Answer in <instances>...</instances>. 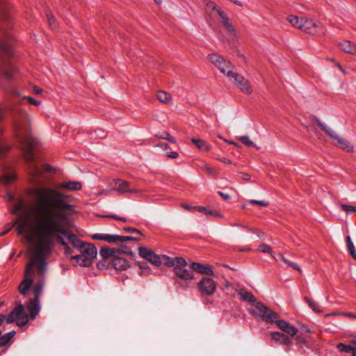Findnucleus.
Returning <instances> with one entry per match:
<instances>
[{
  "mask_svg": "<svg viewBox=\"0 0 356 356\" xmlns=\"http://www.w3.org/2000/svg\"><path fill=\"white\" fill-rule=\"evenodd\" d=\"M35 200L30 207V213L35 220L32 236L38 243L50 239L56 233H60L67 219L66 211H71L66 195L52 188H42L36 191Z\"/></svg>",
  "mask_w": 356,
  "mask_h": 356,
  "instance_id": "f257e3e1",
  "label": "nucleus"
},
{
  "mask_svg": "<svg viewBox=\"0 0 356 356\" xmlns=\"http://www.w3.org/2000/svg\"><path fill=\"white\" fill-rule=\"evenodd\" d=\"M13 13V6L8 0H0V21L10 26ZM12 54V44L8 41H0V59L3 60V55L10 56Z\"/></svg>",
  "mask_w": 356,
  "mask_h": 356,
  "instance_id": "f03ea898",
  "label": "nucleus"
},
{
  "mask_svg": "<svg viewBox=\"0 0 356 356\" xmlns=\"http://www.w3.org/2000/svg\"><path fill=\"white\" fill-rule=\"evenodd\" d=\"M81 253L71 256L70 260H74L78 265L83 267H90L97 256V249L92 243H86L85 248L80 250Z\"/></svg>",
  "mask_w": 356,
  "mask_h": 356,
  "instance_id": "7ed1b4c3",
  "label": "nucleus"
},
{
  "mask_svg": "<svg viewBox=\"0 0 356 356\" xmlns=\"http://www.w3.org/2000/svg\"><path fill=\"white\" fill-rule=\"evenodd\" d=\"M311 119L328 136L337 141V143L335 144V145L339 147L341 149L346 151L347 152H353L354 147L348 140L338 136L332 129L323 124L316 115H312Z\"/></svg>",
  "mask_w": 356,
  "mask_h": 356,
  "instance_id": "20e7f679",
  "label": "nucleus"
},
{
  "mask_svg": "<svg viewBox=\"0 0 356 356\" xmlns=\"http://www.w3.org/2000/svg\"><path fill=\"white\" fill-rule=\"evenodd\" d=\"M264 307L259 309V312L252 309H248V312L250 314L255 317L256 318H260L266 323H275L277 325V321H281L280 315L276 312L273 311L270 307L264 304Z\"/></svg>",
  "mask_w": 356,
  "mask_h": 356,
  "instance_id": "39448f33",
  "label": "nucleus"
},
{
  "mask_svg": "<svg viewBox=\"0 0 356 356\" xmlns=\"http://www.w3.org/2000/svg\"><path fill=\"white\" fill-rule=\"evenodd\" d=\"M227 76L242 92L248 95L252 93V90L250 82L243 76L229 70Z\"/></svg>",
  "mask_w": 356,
  "mask_h": 356,
  "instance_id": "423d86ee",
  "label": "nucleus"
},
{
  "mask_svg": "<svg viewBox=\"0 0 356 356\" xmlns=\"http://www.w3.org/2000/svg\"><path fill=\"white\" fill-rule=\"evenodd\" d=\"M302 26L300 30L312 35H321L325 33V27L318 21L313 19L302 17Z\"/></svg>",
  "mask_w": 356,
  "mask_h": 356,
  "instance_id": "0eeeda50",
  "label": "nucleus"
},
{
  "mask_svg": "<svg viewBox=\"0 0 356 356\" xmlns=\"http://www.w3.org/2000/svg\"><path fill=\"white\" fill-rule=\"evenodd\" d=\"M174 275L172 279L175 280V285L182 289H188L189 282L195 279L193 271L185 268H180L179 271L174 273Z\"/></svg>",
  "mask_w": 356,
  "mask_h": 356,
  "instance_id": "6e6552de",
  "label": "nucleus"
},
{
  "mask_svg": "<svg viewBox=\"0 0 356 356\" xmlns=\"http://www.w3.org/2000/svg\"><path fill=\"white\" fill-rule=\"evenodd\" d=\"M64 236V234L56 233L52 235L50 239L44 240L37 245L43 248L44 250L47 251V254H51L55 248L56 242L63 247L67 246V243L65 241Z\"/></svg>",
  "mask_w": 356,
  "mask_h": 356,
  "instance_id": "1a4fd4ad",
  "label": "nucleus"
},
{
  "mask_svg": "<svg viewBox=\"0 0 356 356\" xmlns=\"http://www.w3.org/2000/svg\"><path fill=\"white\" fill-rule=\"evenodd\" d=\"M197 288L202 296H210L216 292V282L211 277H203L197 282Z\"/></svg>",
  "mask_w": 356,
  "mask_h": 356,
  "instance_id": "9d476101",
  "label": "nucleus"
},
{
  "mask_svg": "<svg viewBox=\"0 0 356 356\" xmlns=\"http://www.w3.org/2000/svg\"><path fill=\"white\" fill-rule=\"evenodd\" d=\"M51 254H47V252L44 250L43 248L39 245H36L35 249V256L33 259V263L37 266L38 273L43 275L46 268V259Z\"/></svg>",
  "mask_w": 356,
  "mask_h": 356,
  "instance_id": "9b49d317",
  "label": "nucleus"
},
{
  "mask_svg": "<svg viewBox=\"0 0 356 356\" xmlns=\"http://www.w3.org/2000/svg\"><path fill=\"white\" fill-rule=\"evenodd\" d=\"M31 132V129H30ZM23 138L22 140H17L19 143L26 145V147L24 150V159L29 163L34 161L35 156L33 153V142L31 138V134L29 133V135L23 134Z\"/></svg>",
  "mask_w": 356,
  "mask_h": 356,
  "instance_id": "f8f14e48",
  "label": "nucleus"
},
{
  "mask_svg": "<svg viewBox=\"0 0 356 356\" xmlns=\"http://www.w3.org/2000/svg\"><path fill=\"white\" fill-rule=\"evenodd\" d=\"M138 254L140 257L146 259L155 266L159 267L162 264V261L160 259V255L156 254L154 251L146 247H139Z\"/></svg>",
  "mask_w": 356,
  "mask_h": 356,
  "instance_id": "ddd939ff",
  "label": "nucleus"
},
{
  "mask_svg": "<svg viewBox=\"0 0 356 356\" xmlns=\"http://www.w3.org/2000/svg\"><path fill=\"white\" fill-rule=\"evenodd\" d=\"M61 234H64L70 242L72 243L74 248L81 250L85 248L86 243L83 242L79 239L76 234H75L67 226L65 225L61 232Z\"/></svg>",
  "mask_w": 356,
  "mask_h": 356,
  "instance_id": "4468645a",
  "label": "nucleus"
},
{
  "mask_svg": "<svg viewBox=\"0 0 356 356\" xmlns=\"http://www.w3.org/2000/svg\"><path fill=\"white\" fill-rule=\"evenodd\" d=\"M17 72V68L8 61L0 65V75L7 81H13Z\"/></svg>",
  "mask_w": 356,
  "mask_h": 356,
  "instance_id": "2eb2a0df",
  "label": "nucleus"
},
{
  "mask_svg": "<svg viewBox=\"0 0 356 356\" xmlns=\"http://www.w3.org/2000/svg\"><path fill=\"white\" fill-rule=\"evenodd\" d=\"M238 294L241 296V300L250 303L251 305L254 306L258 311L261 307L264 308V303L258 301L251 292L241 289L238 291Z\"/></svg>",
  "mask_w": 356,
  "mask_h": 356,
  "instance_id": "dca6fc26",
  "label": "nucleus"
},
{
  "mask_svg": "<svg viewBox=\"0 0 356 356\" xmlns=\"http://www.w3.org/2000/svg\"><path fill=\"white\" fill-rule=\"evenodd\" d=\"M270 337L273 341H274L276 343L286 346V351L290 350V346L292 344V341L289 336L284 334V332H272L270 333Z\"/></svg>",
  "mask_w": 356,
  "mask_h": 356,
  "instance_id": "f3484780",
  "label": "nucleus"
},
{
  "mask_svg": "<svg viewBox=\"0 0 356 356\" xmlns=\"http://www.w3.org/2000/svg\"><path fill=\"white\" fill-rule=\"evenodd\" d=\"M191 268L202 275H213L214 274L213 268L209 264H203L198 262H192L190 264Z\"/></svg>",
  "mask_w": 356,
  "mask_h": 356,
  "instance_id": "a211bd4d",
  "label": "nucleus"
},
{
  "mask_svg": "<svg viewBox=\"0 0 356 356\" xmlns=\"http://www.w3.org/2000/svg\"><path fill=\"white\" fill-rule=\"evenodd\" d=\"M277 326L281 330L284 334H287L288 336L295 337L298 333V328L291 325L285 320H281L277 321Z\"/></svg>",
  "mask_w": 356,
  "mask_h": 356,
  "instance_id": "6ab92c4d",
  "label": "nucleus"
},
{
  "mask_svg": "<svg viewBox=\"0 0 356 356\" xmlns=\"http://www.w3.org/2000/svg\"><path fill=\"white\" fill-rule=\"evenodd\" d=\"M22 311H24V306L21 302H19L5 318L6 323H16L17 320H19V315L22 313Z\"/></svg>",
  "mask_w": 356,
  "mask_h": 356,
  "instance_id": "aec40b11",
  "label": "nucleus"
},
{
  "mask_svg": "<svg viewBox=\"0 0 356 356\" xmlns=\"http://www.w3.org/2000/svg\"><path fill=\"white\" fill-rule=\"evenodd\" d=\"M112 268L116 270H125L130 267L129 262L124 258L115 255L111 259Z\"/></svg>",
  "mask_w": 356,
  "mask_h": 356,
  "instance_id": "412c9836",
  "label": "nucleus"
},
{
  "mask_svg": "<svg viewBox=\"0 0 356 356\" xmlns=\"http://www.w3.org/2000/svg\"><path fill=\"white\" fill-rule=\"evenodd\" d=\"M130 183L122 179H115L113 181V188L120 193H135L136 191L129 189Z\"/></svg>",
  "mask_w": 356,
  "mask_h": 356,
  "instance_id": "4be33fe9",
  "label": "nucleus"
},
{
  "mask_svg": "<svg viewBox=\"0 0 356 356\" xmlns=\"http://www.w3.org/2000/svg\"><path fill=\"white\" fill-rule=\"evenodd\" d=\"M218 15L219 16V20L227 31L231 33H235L236 29L233 26L229 17H227L226 13L222 10H218Z\"/></svg>",
  "mask_w": 356,
  "mask_h": 356,
  "instance_id": "5701e85b",
  "label": "nucleus"
},
{
  "mask_svg": "<svg viewBox=\"0 0 356 356\" xmlns=\"http://www.w3.org/2000/svg\"><path fill=\"white\" fill-rule=\"evenodd\" d=\"M26 307L30 312V319L34 320L40 310V305L39 301L30 300L26 304Z\"/></svg>",
  "mask_w": 356,
  "mask_h": 356,
  "instance_id": "b1692460",
  "label": "nucleus"
},
{
  "mask_svg": "<svg viewBox=\"0 0 356 356\" xmlns=\"http://www.w3.org/2000/svg\"><path fill=\"white\" fill-rule=\"evenodd\" d=\"M91 237L93 240L105 241L109 243H115L117 234H94Z\"/></svg>",
  "mask_w": 356,
  "mask_h": 356,
  "instance_id": "393cba45",
  "label": "nucleus"
},
{
  "mask_svg": "<svg viewBox=\"0 0 356 356\" xmlns=\"http://www.w3.org/2000/svg\"><path fill=\"white\" fill-rule=\"evenodd\" d=\"M26 222V220L22 216H19L18 220L13 222V226L15 227L18 235L22 236L25 234Z\"/></svg>",
  "mask_w": 356,
  "mask_h": 356,
  "instance_id": "a878e982",
  "label": "nucleus"
},
{
  "mask_svg": "<svg viewBox=\"0 0 356 356\" xmlns=\"http://www.w3.org/2000/svg\"><path fill=\"white\" fill-rule=\"evenodd\" d=\"M33 283V278H24V280L19 284L18 286L19 292L23 295L26 296L31 289L32 284Z\"/></svg>",
  "mask_w": 356,
  "mask_h": 356,
  "instance_id": "bb28decb",
  "label": "nucleus"
},
{
  "mask_svg": "<svg viewBox=\"0 0 356 356\" xmlns=\"http://www.w3.org/2000/svg\"><path fill=\"white\" fill-rule=\"evenodd\" d=\"M59 188H65L69 191H79L82 188V184L77 181H70L67 182L61 183Z\"/></svg>",
  "mask_w": 356,
  "mask_h": 356,
  "instance_id": "cd10ccee",
  "label": "nucleus"
},
{
  "mask_svg": "<svg viewBox=\"0 0 356 356\" xmlns=\"http://www.w3.org/2000/svg\"><path fill=\"white\" fill-rule=\"evenodd\" d=\"M16 332L12 330L6 334L0 336V348L6 347L9 346L11 343L12 339L15 337Z\"/></svg>",
  "mask_w": 356,
  "mask_h": 356,
  "instance_id": "c85d7f7f",
  "label": "nucleus"
},
{
  "mask_svg": "<svg viewBox=\"0 0 356 356\" xmlns=\"http://www.w3.org/2000/svg\"><path fill=\"white\" fill-rule=\"evenodd\" d=\"M16 179L17 175L15 172L7 170L0 177V182L3 181L5 185H10Z\"/></svg>",
  "mask_w": 356,
  "mask_h": 356,
  "instance_id": "c756f323",
  "label": "nucleus"
},
{
  "mask_svg": "<svg viewBox=\"0 0 356 356\" xmlns=\"http://www.w3.org/2000/svg\"><path fill=\"white\" fill-rule=\"evenodd\" d=\"M340 47L342 51L350 54H356V44L350 41L345 40L340 44Z\"/></svg>",
  "mask_w": 356,
  "mask_h": 356,
  "instance_id": "7c9ffc66",
  "label": "nucleus"
},
{
  "mask_svg": "<svg viewBox=\"0 0 356 356\" xmlns=\"http://www.w3.org/2000/svg\"><path fill=\"white\" fill-rule=\"evenodd\" d=\"M99 254L103 259H113L115 256V248H111L108 246L102 247Z\"/></svg>",
  "mask_w": 356,
  "mask_h": 356,
  "instance_id": "2f4dec72",
  "label": "nucleus"
},
{
  "mask_svg": "<svg viewBox=\"0 0 356 356\" xmlns=\"http://www.w3.org/2000/svg\"><path fill=\"white\" fill-rule=\"evenodd\" d=\"M28 100L29 103L32 105L38 106L40 104V102L38 100H36L32 97L30 96H25L21 100H19L18 102H10L9 103H7L6 104H15L17 108H22L20 107V105L25 101Z\"/></svg>",
  "mask_w": 356,
  "mask_h": 356,
  "instance_id": "473e14b6",
  "label": "nucleus"
},
{
  "mask_svg": "<svg viewBox=\"0 0 356 356\" xmlns=\"http://www.w3.org/2000/svg\"><path fill=\"white\" fill-rule=\"evenodd\" d=\"M175 266H173L174 273L179 271L180 268H185L188 264L186 259L183 257H176L174 259Z\"/></svg>",
  "mask_w": 356,
  "mask_h": 356,
  "instance_id": "72a5a7b5",
  "label": "nucleus"
},
{
  "mask_svg": "<svg viewBox=\"0 0 356 356\" xmlns=\"http://www.w3.org/2000/svg\"><path fill=\"white\" fill-rule=\"evenodd\" d=\"M192 143L200 150L204 152H209L210 146L203 140L201 139H191Z\"/></svg>",
  "mask_w": 356,
  "mask_h": 356,
  "instance_id": "f704fd0d",
  "label": "nucleus"
},
{
  "mask_svg": "<svg viewBox=\"0 0 356 356\" xmlns=\"http://www.w3.org/2000/svg\"><path fill=\"white\" fill-rule=\"evenodd\" d=\"M278 257H280V259L285 264L287 265L288 267L289 268H291L292 269H294V270H298L299 273H301V268L299 267L298 264L295 263V262H293V261H289V259H287L283 254L282 253H279L278 254Z\"/></svg>",
  "mask_w": 356,
  "mask_h": 356,
  "instance_id": "c9c22d12",
  "label": "nucleus"
},
{
  "mask_svg": "<svg viewBox=\"0 0 356 356\" xmlns=\"http://www.w3.org/2000/svg\"><path fill=\"white\" fill-rule=\"evenodd\" d=\"M304 300L308 304L309 307L315 312L317 314H320L323 312V310L320 309L317 302H316L312 298L305 296Z\"/></svg>",
  "mask_w": 356,
  "mask_h": 356,
  "instance_id": "e433bc0d",
  "label": "nucleus"
},
{
  "mask_svg": "<svg viewBox=\"0 0 356 356\" xmlns=\"http://www.w3.org/2000/svg\"><path fill=\"white\" fill-rule=\"evenodd\" d=\"M99 270L112 268L111 259H103L100 260L96 265Z\"/></svg>",
  "mask_w": 356,
  "mask_h": 356,
  "instance_id": "4c0bfd02",
  "label": "nucleus"
},
{
  "mask_svg": "<svg viewBox=\"0 0 356 356\" xmlns=\"http://www.w3.org/2000/svg\"><path fill=\"white\" fill-rule=\"evenodd\" d=\"M287 21L294 27L298 28L300 30V26H302V17L298 18V17L290 15L287 17Z\"/></svg>",
  "mask_w": 356,
  "mask_h": 356,
  "instance_id": "58836bf2",
  "label": "nucleus"
},
{
  "mask_svg": "<svg viewBox=\"0 0 356 356\" xmlns=\"http://www.w3.org/2000/svg\"><path fill=\"white\" fill-rule=\"evenodd\" d=\"M229 65L230 62L223 58L222 62L220 61V63L216 66V67H218V69L220 71L221 73L227 76V71L229 70Z\"/></svg>",
  "mask_w": 356,
  "mask_h": 356,
  "instance_id": "ea45409f",
  "label": "nucleus"
},
{
  "mask_svg": "<svg viewBox=\"0 0 356 356\" xmlns=\"http://www.w3.org/2000/svg\"><path fill=\"white\" fill-rule=\"evenodd\" d=\"M155 136L158 138H161V139H165V140H168L170 143H172V144H176L177 143V140L176 139L172 136L167 131H163L162 132L161 134H156Z\"/></svg>",
  "mask_w": 356,
  "mask_h": 356,
  "instance_id": "a19ab883",
  "label": "nucleus"
},
{
  "mask_svg": "<svg viewBox=\"0 0 356 356\" xmlns=\"http://www.w3.org/2000/svg\"><path fill=\"white\" fill-rule=\"evenodd\" d=\"M157 98L161 102L168 103L171 99V95L167 92L161 90L157 93Z\"/></svg>",
  "mask_w": 356,
  "mask_h": 356,
  "instance_id": "79ce46f5",
  "label": "nucleus"
},
{
  "mask_svg": "<svg viewBox=\"0 0 356 356\" xmlns=\"http://www.w3.org/2000/svg\"><path fill=\"white\" fill-rule=\"evenodd\" d=\"M160 259L162 261V264H163L167 267H173L175 266V258H171L170 257L165 254L160 255Z\"/></svg>",
  "mask_w": 356,
  "mask_h": 356,
  "instance_id": "37998d69",
  "label": "nucleus"
},
{
  "mask_svg": "<svg viewBox=\"0 0 356 356\" xmlns=\"http://www.w3.org/2000/svg\"><path fill=\"white\" fill-rule=\"evenodd\" d=\"M208 59L216 67L220 62L224 58L222 56L218 54H211L207 56Z\"/></svg>",
  "mask_w": 356,
  "mask_h": 356,
  "instance_id": "c03bdc74",
  "label": "nucleus"
},
{
  "mask_svg": "<svg viewBox=\"0 0 356 356\" xmlns=\"http://www.w3.org/2000/svg\"><path fill=\"white\" fill-rule=\"evenodd\" d=\"M46 15L50 28L51 29H56L58 27V24L55 17L49 11L46 12Z\"/></svg>",
  "mask_w": 356,
  "mask_h": 356,
  "instance_id": "a18cd8bd",
  "label": "nucleus"
},
{
  "mask_svg": "<svg viewBox=\"0 0 356 356\" xmlns=\"http://www.w3.org/2000/svg\"><path fill=\"white\" fill-rule=\"evenodd\" d=\"M35 265L34 263H33V259L31 261L30 263H29L26 266V268H25V272H24V278H32V276L34 274V270H33V266Z\"/></svg>",
  "mask_w": 356,
  "mask_h": 356,
  "instance_id": "49530a36",
  "label": "nucleus"
},
{
  "mask_svg": "<svg viewBox=\"0 0 356 356\" xmlns=\"http://www.w3.org/2000/svg\"><path fill=\"white\" fill-rule=\"evenodd\" d=\"M42 283H37L33 287L34 298L32 300L39 301V297L42 292Z\"/></svg>",
  "mask_w": 356,
  "mask_h": 356,
  "instance_id": "de8ad7c7",
  "label": "nucleus"
},
{
  "mask_svg": "<svg viewBox=\"0 0 356 356\" xmlns=\"http://www.w3.org/2000/svg\"><path fill=\"white\" fill-rule=\"evenodd\" d=\"M258 250L262 253H268V254H270L273 257H274V256H273L274 252H273L271 247L266 243H263V244L260 245L258 247Z\"/></svg>",
  "mask_w": 356,
  "mask_h": 356,
  "instance_id": "09e8293b",
  "label": "nucleus"
},
{
  "mask_svg": "<svg viewBox=\"0 0 356 356\" xmlns=\"http://www.w3.org/2000/svg\"><path fill=\"white\" fill-rule=\"evenodd\" d=\"M140 241L141 238H135V236H120L117 235L116 242L121 241V242H125V241Z\"/></svg>",
  "mask_w": 356,
  "mask_h": 356,
  "instance_id": "8fccbe9b",
  "label": "nucleus"
},
{
  "mask_svg": "<svg viewBox=\"0 0 356 356\" xmlns=\"http://www.w3.org/2000/svg\"><path fill=\"white\" fill-rule=\"evenodd\" d=\"M337 348L340 352L352 353V346L350 345L339 343L337 344Z\"/></svg>",
  "mask_w": 356,
  "mask_h": 356,
  "instance_id": "3c124183",
  "label": "nucleus"
},
{
  "mask_svg": "<svg viewBox=\"0 0 356 356\" xmlns=\"http://www.w3.org/2000/svg\"><path fill=\"white\" fill-rule=\"evenodd\" d=\"M238 140L245 145L248 147H254L255 144L250 139L248 136H241Z\"/></svg>",
  "mask_w": 356,
  "mask_h": 356,
  "instance_id": "603ef678",
  "label": "nucleus"
},
{
  "mask_svg": "<svg viewBox=\"0 0 356 356\" xmlns=\"http://www.w3.org/2000/svg\"><path fill=\"white\" fill-rule=\"evenodd\" d=\"M299 328H298V333L300 334L304 335L305 333L312 334V331L311 329L305 324L302 323H298Z\"/></svg>",
  "mask_w": 356,
  "mask_h": 356,
  "instance_id": "864d4df0",
  "label": "nucleus"
},
{
  "mask_svg": "<svg viewBox=\"0 0 356 356\" xmlns=\"http://www.w3.org/2000/svg\"><path fill=\"white\" fill-rule=\"evenodd\" d=\"M293 337L296 341V345H302V344L306 345L307 344V341H306V339L304 337V335L300 334L298 333L296 334V336H295Z\"/></svg>",
  "mask_w": 356,
  "mask_h": 356,
  "instance_id": "5fc2aeb1",
  "label": "nucleus"
},
{
  "mask_svg": "<svg viewBox=\"0 0 356 356\" xmlns=\"http://www.w3.org/2000/svg\"><path fill=\"white\" fill-rule=\"evenodd\" d=\"M128 249H129V247L127 245L120 244L118 245V248H115V255H118L120 254H125V253H127V250Z\"/></svg>",
  "mask_w": 356,
  "mask_h": 356,
  "instance_id": "6e6d98bb",
  "label": "nucleus"
},
{
  "mask_svg": "<svg viewBox=\"0 0 356 356\" xmlns=\"http://www.w3.org/2000/svg\"><path fill=\"white\" fill-rule=\"evenodd\" d=\"M340 207L341 209L346 211L347 213H350L351 212H356V207L345 204H341Z\"/></svg>",
  "mask_w": 356,
  "mask_h": 356,
  "instance_id": "4d7b16f0",
  "label": "nucleus"
},
{
  "mask_svg": "<svg viewBox=\"0 0 356 356\" xmlns=\"http://www.w3.org/2000/svg\"><path fill=\"white\" fill-rule=\"evenodd\" d=\"M249 203L252 205H259L264 207H268L269 205V202L265 200H251L249 201Z\"/></svg>",
  "mask_w": 356,
  "mask_h": 356,
  "instance_id": "13d9d810",
  "label": "nucleus"
},
{
  "mask_svg": "<svg viewBox=\"0 0 356 356\" xmlns=\"http://www.w3.org/2000/svg\"><path fill=\"white\" fill-rule=\"evenodd\" d=\"M123 230L126 232L136 233L140 234V236H145L144 234L140 230L136 228H134L131 227H124L123 228Z\"/></svg>",
  "mask_w": 356,
  "mask_h": 356,
  "instance_id": "bf43d9fd",
  "label": "nucleus"
},
{
  "mask_svg": "<svg viewBox=\"0 0 356 356\" xmlns=\"http://www.w3.org/2000/svg\"><path fill=\"white\" fill-rule=\"evenodd\" d=\"M136 264L141 270H151L149 266L145 261H137Z\"/></svg>",
  "mask_w": 356,
  "mask_h": 356,
  "instance_id": "052dcab7",
  "label": "nucleus"
},
{
  "mask_svg": "<svg viewBox=\"0 0 356 356\" xmlns=\"http://www.w3.org/2000/svg\"><path fill=\"white\" fill-rule=\"evenodd\" d=\"M193 209L196 210L200 213H204L206 215L207 214V211L209 210V209H207L205 207H202V206H195V207H193Z\"/></svg>",
  "mask_w": 356,
  "mask_h": 356,
  "instance_id": "680f3d73",
  "label": "nucleus"
},
{
  "mask_svg": "<svg viewBox=\"0 0 356 356\" xmlns=\"http://www.w3.org/2000/svg\"><path fill=\"white\" fill-rule=\"evenodd\" d=\"M348 249L352 257L356 259V250L354 245L351 244L350 245L348 246Z\"/></svg>",
  "mask_w": 356,
  "mask_h": 356,
  "instance_id": "e2e57ef3",
  "label": "nucleus"
},
{
  "mask_svg": "<svg viewBox=\"0 0 356 356\" xmlns=\"http://www.w3.org/2000/svg\"><path fill=\"white\" fill-rule=\"evenodd\" d=\"M43 168H44V171L47 172H50V173H55L56 172V171L54 169V168L51 165H49V164L45 163L43 165Z\"/></svg>",
  "mask_w": 356,
  "mask_h": 356,
  "instance_id": "0e129e2a",
  "label": "nucleus"
},
{
  "mask_svg": "<svg viewBox=\"0 0 356 356\" xmlns=\"http://www.w3.org/2000/svg\"><path fill=\"white\" fill-rule=\"evenodd\" d=\"M207 216H213L215 217H220V218L223 217V216L221 215L220 213H219L218 211H216L215 210H211V209L208 210Z\"/></svg>",
  "mask_w": 356,
  "mask_h": 356,
  "instance_id": "69168bd1",
  "label": "nucleus"
},
{
  "mask_svg": "<svg viewBox=\"0 0 356 356\" xmlns=\"http://www.w3.org/2000/svg\"><path fill=\"white\" fill-rule=\"evenodd\" d=\"M95 133L97 134V136L100 138H104L106 136V133L101 129L95 130Z\"/></svg>",
  "mask_w": 356,
  "mask_h": 356,
  "instance_id": "338daca9",
  "label": "nucleus"
},
{
  "mask_svg": "<svg viewBox=\"0 0 356 356\" xmlns=\"http://www.w3.org/2000/svg\"><path fill=\"white\" fill-rule=\"evenodd\" d=\"M9 92L10 95H12L13 96H15V97H20L21 95V93L19 91V90H17V88H11L10 90H9Z\"/></svg>",
  "mask_w": 356,
  "mask_h": 356,
  "instance_id": "774afa93",
  "label": "nucleus"
}]
</instances>
